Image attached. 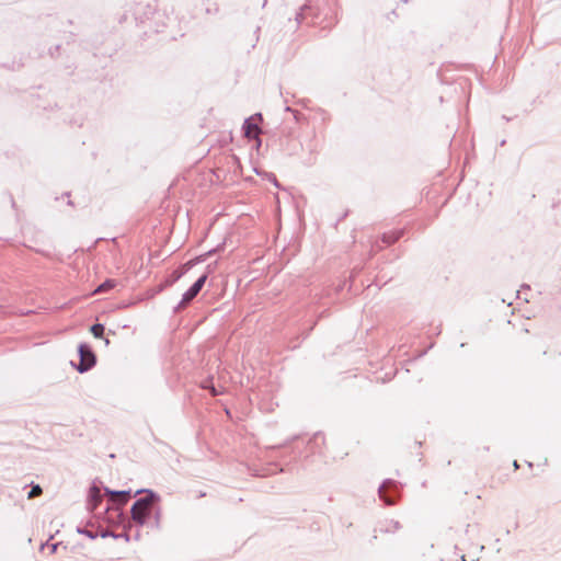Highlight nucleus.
<instances>
[{"label": "nucleus", "mask_w": 561, "mask_h": 561, "mask_svg": "<svg viewBox=\"0 0 561 561\" xmlns=\"http://www.w3.org/2000/svg\"><path fill=\"white\" fill-rule=\"evenodd\" d=\"M158 501L159 497L152 492H147L144 497L137 500L130 511L133 520L138 525H144Z\"/></svg>", "instance_id": "1"}, {"label": "nucleus", "mask_w": 561, "mask_h": 561, "mask_svg": "<svg viewBox=\"0 0 561 561\" xmlns=\"http://www.w3.org/2000/svg\"><path fill=\"white\" fill-rule=\"evenodd\" d=\"M261 122H262V115L261 114H255V115L249 117L244 122V125H243L244 136L248 139L256 140L257 146H260V144H261L260 138H259V136L261 134V128H260V123Z\"/></svg>", "instance_id": "2"}, {"label": "nucleus", "mask_w": 561, "mask_h": 561, "mask_svg": "<svg viewBox=\"0 0 561 561\" xmlns=\"http://www.w3.org/2000/svg\"><path fill=\"white\" fill-rule=\"evenodd\" d=\"M206 279L207 275H203L193 284V286L183 295L182 301L179 306L180 308L186 307L187 304L198 295Z\"/></svg>", "instance_id": "3"}, {"label": "nucleus", "mask_w": 561, "mask_h": 561, "mask_svg": "<svg viewBox=\"0 0 561 561\" xmlns=\"http://www.w3.org/2000/svg\"><path fill=\"white\" fill-rule=\"evenodd\" d=\"M79 353H80V371H85L90 369L95 364V356L94 354L89 350V347L84 344H81L79 346Z\"/></svg>", "instance_id": "4"}, {"label": "nucleus", "mask_w": 561, "mask_h": 561, "mask_svg": "<svg viewBox=\"0 0 561 561\" xmlns=\"http://www.w3.org/2000/svg\"><path fill=\"white\" fill-rule=\"evenodd\" d=\"M106 493L110 495L111 501L117 503L119 505H125L130 499V491H108Z\"/></svg>", "instance_id": "5"}, {"label": "nucleus", "mask_w": 561, "mask_h": 561, "mask_svg": "<svg viewBox=\"0 0 561 561\" xmlns=\"http://www.w3.org/2000/svg\"><path fill=\"white\" fill-rule=\"evenodd\" d=\"M116 286V280L114 279H106L103 284H101L99 287L95 288V290L92 293V295L106 293Z\"/></svg>", "instance_id": "6"}, {"label": "nucleus", "mask_w": 561, "mask_h": 561, "mask_svg": "<svg viewBox=\"0 0 561 561\" xmlns=\"http://www.w3.org/2000/svg\"><path fill=\"white\" fill-rule=\"evenodd\" d=\"M90 496L92 501V508L94 510L101 501L100 490L98 488H92L90 491Z\"/></svg>", "instance_id": "7"}, {"label": "nucleus", "mask_w": 561, "mask_h": 561, "mask_svg": "<svg viewBox=\"0 0 561 561\" xmlns=\"http://www.w3.org/2000/svg\"><path fill=\"white\" fill-rule=\"evenodd\" d=\"M91 333L94 335V337H102L104 333V327L102 324H94L91 327Z\"/></svg>", "instance_id": "8"}, {"label": "nucleus", "mask_w": 561, "mask_h": 561, "mask_svg": "<svg viewBox=\"0 0 561 561\" xmlns=\"http://www.w3.org/2000/svg\"><path fill=\"white\" fill-rule=\"evenodd\" d=\"M43 493L42 488L39 485H33L32 490L28 493V499H34L39 496Z\"/></svg>", "instance_id": "9"}, {"label": "nucleus", "mask_w": 561, "mask_h": 561, "mask_svg": "<svg viewBox=\"0 0 561 561\" xmlns=\"http://www.w3.org/2000/svg\"><path fill=\"white\" fill-rule=\"evenodd\" d=\"M202 387L206 388V389H209L213 397H216V396H218L220 393L214 386H209L208 382L203 383Z\"/></svg>", "instance_id": "10"}, {"label": "nucleus", "mask_w": 561, "mask_h": 561, "mask_svg": "<svg viewBox=\"0 0 561 561\" xmlns=\"http://www.w3.org/2000/svg\"><path fill=\"white\" fill-rule=\"evenodd\" d=\"M398 238H399L398 236H396V234H391V236L389 237V239H387V240H386V242H387L388 244L393 243L394 241H397V240H398Z\"/></svg>", "instance_id": "11"}]
</instances>
